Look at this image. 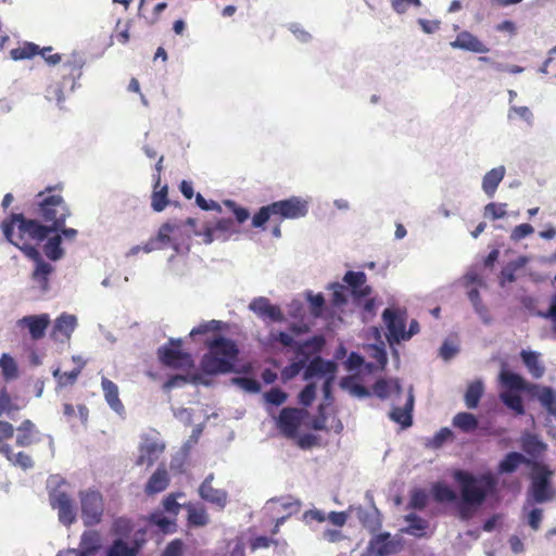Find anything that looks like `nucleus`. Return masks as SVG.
Returning <instances> with one entry per match:
<instances>
[{"label": "nucleus", "mask_w": 556, "mask_h": 556, "mask_svg": "<svg viewBox=\"0 0 556 556\" xmlns=\"http://www.w3.org/2000/svg\"><path fill=\"white\" fill-rule=\"evenodd\" d=\"M29 260L34 261L35 269L31 274V278L39 285L41 290L47 291L49 288V276L54 270L53 266L45 262L38 251V256L25 255Z\"/></svg>", "instance_id": "aec40b11"}, {"label": "nucleus", "mask_w": 556, "mask_h": 556, "mask_svg": "<svg viewBox=\"0 0 556 556\" xmlns=\"http://www.w3.org/2000/svg\"><path fill=\"white\" fill-rule=\"evenodd\" d=\"M323 344L324 339L321 337H314L302 343L296 342L293 346L296 359L305 358V365H307L311 355L315 352H318Z\"/></svg>", "instance_id": "a878e982"}, {"label": "nucleus", "mask_w": 556, "mask_h": 556, "mask_svg": "<svg viewBox=\"0 0 556 556\" xmlns=\"http://www.w3.org/2000/svg\"><path fill=\"white\" fill-rule=\"evenodd\" d=\"M0 368L7 380L15 379L18 375L16 362L9 354H2L0 358Z\"/></svg>", "instance_id": "49530a36"}, {"label": "nucleus", "mask_w": 556, "mask_h": 556, "mask_svg": "<svg viewBox=\"0 0 556 556\" xmlns=\"http://www.w3.org/2000/svg\"><path fill=\"white\" fill-rule=\"evenodd\" d=\"M101 387L104 394V399L109 406L117 413L124 410V405L119 399L117 384L114 383L112 380L103 377L101 379Z\"/></svg>", "instance_id": "393cba45"}, {"label": "nucleus", "mask_w": 556, "mask_h": 556, "mask_svg": "<svg viewBox=\"0 0 556 556\" xmlns=\"http://www.w3.org/2000/svg\"><path fill=\"white\" fill-rule=\"evenodd\" d=\"M502 402L511 410H514L517 415L525 414V406L522 403V399L519 394L503 392L500 395Z\"/></svg>", "instance_id": "a18cd8bd"}, {"label": "nucleus", "mask_w": 556, "mask_h": 556, "mask_svg": "<svg viewBox=\"0 0 556 556\" xmlns=\"http://www.w3.org/2000/svg\"><path fill=\"white\" fill-rule=\"evenodd\" d=\"M543 520V509L534 507L527 511V523L533 530L538 531L541 528Z\"/></svg>", "instance_id": "bf43d9fd"}, {"label": "nucleus", "mask_w": 556, "mask_h": 556, "mask_svg": "<svg viewBox=\"0 0 556 556\" xmlns=\"http://www.w3.org/2000/svg\"><path fill=\"white\" fill-rule=\"evenodd\" d=\"M18 410V406L13 403L9 392L3 389L0 391V417L5 415L14 419V413Z\"/></svg>", "instance_id": "de8ad7c7"}, {"label": "nucleus", "mask_w": 556, "mask_h": 556, "mask_svg": "<svg viewBox=\"0 0 556 556\" xmlns=\"http://www.w3.org/2000/svg\"><path fill=\"white\" fill-rule=\"evenodd\" d=\"M316 396V387L314 383H308L299 394V402L304 406L312 405Z\"/></svg>", "instance_id": "0e129e2a"}, {"label": "nucleus", "mask_w": 556, "mask_h": 556, "mask_svg": "<svg viewBox=\"0 0 556 556\" xmlns=\"http://www.w3.org/2000/svg\"><path fill=\"white\" fill-rule=\"evenodd\" d=\"M453 439V432L444 427L441 428L431 439L430 445L434 448L441 447L446 441Z\"/></svg>", "instance_id": "e2e57ef3"}, {"label": "nucleus", "mask_w": 556, "mask_h": 556, "mask_svg": "<svg viewBox=\"0 0 556 556\" xmlns=\"http://www.w3.org/2000/svg\"><path fill=\"white\" fill-rule=\"evenodd\" d=\"M484 387L481 380L470 382L465 392V404L467 408L475 409L483 395Z\"/></svg>", "instance_id": "72a5a7b5"}, {"label": "nucleus", "mask_w": 556, "mask_h": 556, "mask_svg": "<svg viewBox=\"0 0 556 556\" xmlns=\"http://www.w3.org/2000/svg\"><path fill=\"white\" fill-rule=\"evenodd\" d=\"M5 239L25 255L38 256V245L50 233V228L37 219L27 218L22 213H12L1 223Z\"/></svg>", "instance_id": "f257e3e1"}, {"label": "nucleus", "mask_w": 556, "mask_h": 556, "mask_svg": "<svg viewBox=\"0 0 556 556\" xmlns=\"http://www.w3.org/2000/svg\"><path fill=\"white\" fill-rule=\"evenodd\" d=\"M337 369V365L334 362L325 361L321 357L317 356L313 358L308 365L306 366L304 377L305 379L315 377V376H329L333 377Z\"/></svg>", "instance_id": "4be33fe9"}, {"label": "nucleus", "mask_w": 556, "mask_h": 556, "mask_svg": "<svg viewBox=\"0 0 556 556\" xmlns=\"http://www.w3.org/2000/svg\"><path fill=\"white\" fill-rule=\"evenodd\" d=\"M500 378L503 386L510 390L522 391L526 389V382L523 378L518 374L508 370H502Z\"/></svg>", "instance_id": "a19ab883"}, {"label": "nucleus", "mask_w": 556, "mask_h": 556, "mask_svg": "<svg viewBox=\"0 0 556 556\" xmlns=\"http://www.w3.org/2000/svg\"><path fill=\"white\" fill-rule=\"evenodd\" d=\"M452 425L464 433L477 430L479 421L471 413L462 412L453 417Z\"/></svg>", "instance_id": "473e14b6"}, {"label": "nucleus", "mask_w": 556, "mask_h": 556, "mask_svg": "<svg viewBox=\"0 0 556 556\" xmlns=\"http://www.w3.org/2000/svg\"><path fill=\"white\" fill-rule=\"evenodd\" d=\"M55 187H47L36 197L34 213L47 223L51 232H56L65 226L66 218L71 216V210L61 194H53Z\"/></svg>", "instance_id": "20e7f679"}, {"label": "nucleus", "mask_w": 556, "mask_h": 556, "mask_svg": "<svg viewBox=\"0 0 556 556\" xmlns=\"http://www.w3.org/2000/svg\"><path fill=\"white\" fill-rule=\"evenodd\" d=\"M249 308L261 318H268L273 321H282L283 314L279 306L274 305L265 296L255 298Z\"/></svg>", "instance_id": "2eb2a0df"}, {"label": "nucleus", "mask_w": 556, "mask_h": 556, "mask_svg": "<svg viewBox=\"0 0 556 556\" xmlns=\"http://www.w3.org/2000/svg\"><path fill=\"white\" fill-rule=\"evenodd\" d=\"M515 117H518V118L527 122L529 125H531L532 119H533V114L528 106H513L509 110L508 118L514 119Z\"/></svg>", "instance_id": "13d9d810"}, {"label": "nucleus", "mask_w": 556, "mask_h": 556, "mask_svg": "<svg viewBox=\"0 0 556 556\" xmlns=\"http://www.w3.org/2000/svg\"><path fill=\"white\" fill-rule=\"evenodd\" d=\"M287 393L279 388H271L265 392L264 399L267 403L279 406L287 401Z\"/></svg>", "instance_id": "4d7b16f0"}, {"label": "nucleus", "mask_w": 556, "mask_h": 556, "mask_svg": "<svg viewBox=\"0 0 556 556\" xmlns=\"http://www.w3.org/2000/svg\"><path fill=\"white\" fill-rule=\"evenodd\" d=\"M39 53V46L33 42H24L22 46L12 49L10 55L13 60L30 59Z\"/></svg>", "instance_id": "37998d69"}, {"label": "nucleus", "mask_w": 556, "mask_h": 556, "mask_svg": "<svg viewBox=\"0 0 556 556\" xmlns=\"http://www.w3.org/2000/svg\"><path fill=\"white\" fill-rule=\"evenodd\" d=\"M453 478L459 484L462 501L466 506H480L497 485V480L492 472L476 477L459 469L454 471Z\"/></svg>", "instance_id": "7ed1b4c3"}, {"label": "nucleus", "mask_w": 556, "mask_h": 556, "mask_svg": "<svg viewBox=\"0 0 556 556\" xmlns=\"http://www.w3.org/2000/svg\"><path fill=\"white\" fill-rule=\"evenodd\" d=\"M47 242L43 245V252L46 256L51 261H58L63 257L64 250L61 247L62 236L56 233L55 236L47 238Z\"/></svg>", "instance_id": "c9c22d12"}, {"label": "nucleus", "mask_w": 556, "mask_h": 556, "mask_svg": "<svg viewBox=\"0 0 556 556\" xmlns=\"http://www.w3.org/2000/svg\"><path fill=\"white\" fill-rule=\"evenodd\" d=\"M451 47L473 53H486L490 51V49L477 36L468 30L460 31L456 36L455 40L451 42Z\"/></svg>", "instance_id": "dca6fc26"}, {"label": "nucleus", "mask_w": 556, "mask_h": 556, "mask_svg": "<svg viewBox=\"0 0 556 556\" xmlns=\"http://www.w3.org/2000/svg\"><path fill=\"white\" fill-rule=\"evenodd\" d=\"M306 299L309 302L311 314L314 317H320L325 307V298L321 293L313 294L311 291L306 293Z\"/></svg>", "instance_id": "5fc2aeb1"}, {"label": "nucleus", "mask_w": 556, "mask_h": 556, "mask_svg": "<svg viewBox=\"0 0 556 556\" xmlns=\"http://www.w3.org/2000/svg\"><path fill=\"white\" fill-rule=\"evenodd\" d=\"M505 176V167L498 166L491 170H489L482 180V189L483 191L492 198L494 193L496 192V189L500 185V182L503 180Z\"/></svg>", "instance_id": "c85d7f7f"}, {"label": "nucleus", "mask_w": 556, "mask_h": 556, "mask_svg": "<svg viewBox=\"0 0 556 556\" xmlns=\"http://www.w3.org/2000/svg\"><path fill=\"white\" fill-rule=\"evenodd\" d=\"M405 520L408 522L405 531L412 535L421 536L428 528V521L416 514L407 515Z\"/></svg>", "instance_id": "79ce46f5"}, {"label": "nucleus", "mask_w": 556, "mask_h": 556, "mask_svg": "<svg viewBox=\"0 0 556 556\" xmlns=\"http://www.w3.org/2000/svg\"><path fill=\"white\" fill-rule=\"evenodd\" d=\"M307 213L308 201L300 197H291L262 206L252 217V227L263 228L271 217L298 219L306 216Z\"/></svg>", "instance_id": "39448f33"}, {"label": "nucleus", "mask_w": 556, "mask_h": 556, "mask_svg": "<svg viewBox=\"0 0 556 556\" xmlns=\"http://www.w3.org/2000/svg\"><path fill=\"white\" fill-rule=\"evenodd\" d=\"M371 551L378 556H388L393 553V544L389 533H381L370 542Z\"/></svg>", "instance_id": "e433bc0d"}, {"label": "nucleus", "mask_w": 556, "mask_h": 556, "mask_svg": "<svg viewBox=\"0 0 556 556\" xmlns=\"http://www.w3.org/2000/svg\"><path fill=\"white\" fill-rule=\"evenodd\" d=\"M91 539L92 534L84 533L80 542L83 549H67L64 552H60L58 556H88L89 554L96 551L94 546H89V541H91Z\"/></svg>", "instance_id": "09e8293b"}, {"label": "nucleus", "mask_w": 556, "mask_h": 556, "mask_svg": "<svg viewBox=\"0 0 556 556\" xmlns=\"http://www.w3.org/2000/svg\"><path fill=\"white\" fill-rule=\"evenodd\" d=\"M184 495L185 494L182 492H178V493H170L167 496H165L162 502L163 509L166 513H168L169 515H172L173 517H176L179 514L180 508L182 506L177 502V498L181 497Z\"/></svg>", "instance_id": "8fccbe9b"}, {"label": "nucleus", "mask_w": 556, "mask_h": 556, "mask_svg": "<svg viewBox=\"0 0 556 556\" xmlns=\"http://www.w3.org/2000/svg\"><path fill=\"white\" fill-rule=\"evenodd\" d=\"M132 529V521L127 517H118L114 519L112 525V532L118 536H128Z\"/></svg>", "instance_id": "3c124183"}, {"label": "nucleus", "mask_w": 556, "mask_h": 556, "mask_svg": "<svg viewBox=\"0 0 556 556\" xmlns=\"http://www.w3.org/2000/svg\"><path fill=\"white\" fill-rule=\"evenodd\" d=\"M302 421V410L293 407L281 409L277 425L281 433L288 438H294Z\"/></svg>", "instance_id": "f8f14e48"}, {"label": "nucleus", "mask_w": 556, "mask_h": 556, "mask_svg": "<svg viewBox=\"0 0 556 556\" xmlns=\"http://www.w3.org/2000/svg\"><path fill=\"white\" fill-rule=\"evenodd\" d=\"M78 496L80 501L81 519L85 526L92 527L100 523L104 511L101 492L94 489H88L80 491Z\"/></svg>", "instance_id": "1a4fd4ad"}, {"label": "nucleus", "mask_w": 556, "mask_h": 556, "mask_svg": "<svg viewBox=\"0 0 556 556\" xmlns=\"http://www.w3.org/2000/svg\"><path fill=\"white\" fill-rule=\"evenodd\" d=\"M16 430L17 435L15 442L17 446L27 447L40 441L39 431L29 419L22 421Z\"/></svg>", "instance_id": "412c9836"}, {"label": "nucleus", "mask_w": 556, "mask_h": 556, "mask_svg": "<svg viewBox=\"0 0 556 556\" xmlns=\"http://www.w3.org/2000/svg\"><path fill=\"white\" fill-rule=\"evenodd\" d=\"M236 383L243 390L252 393H257L261 390L260 382L254 378L241 377L235 379Z\"/></svg>", "instance_id": "69168bd1"}, {"label": "nucleus", "mask_w": 556, "mask_h": 556, "mask_svg": "<svg viewBox=\"0 0 556 556\" xmlns=\"http://www.w3.org/2000/svg\"><path fill=\"white\" fill-rule=\"evenodd\" d=\"M214 475L210 473L199 486V495L205 502L215 505L223 510L228 503V493L223 489H215L212 485Z\"/></svg>", "instance_id": "9b49d317"}, {"label": "nucleus", "mask_w": 556, "mask_h": 556, "mask_svg": "<svg viewBox=\"0 0 556 556\" xmlns=\"http://www.w3.org/2000/svg\"><path fill=\"white\" fill-rule=\"evenodd\" d=\"M164 445L153 440H146L139 446V455L136 465L151 467L163 453Z\"/></svg>", "instance_id": "a211bd4d"}, {"label": "nucleus", "mask_w": 556, "mask_h": 556, "mask_svg": "<svg viewBox=\"0 0 556 556\" xmlns=\"http://www.w3.org/2000/svg\"><path fill=\"white\" fill-rule=\"evenodd\" d=\"M138 547L136 545L129 546L122 539L114 540L108 549L106 556H136Z\"/></svg>", "instance_id": "4c0bfd02"}, {"label": "nucleus", "mask_w": 556, "mask_h": 556, "mask_svg": "<svg viewBox=\"0 0 556 556\" xmlns=\"http://www.w3.org/2000/svg\"><path fill=\"white\" fill-rule=\"evenodd\" d=\"M538 399L548 414L556 417V390L551 387H543Z\"/></svg>", "instance_id": "58836bf2"}, {"label": "nucleus", "mask_w": 556, "mask_h": 556, "mask_svg": "<svg viewBox=\"0 0 556 556\" xmlns=\"http://www.w3.org/2000/svg\"><path fill=\"white\" fill-rule=\"evenodd\" d=\"M520 356L533 378L540 379L544 375L545 367L539 358V353L523 350L521 351Z\"/></svg>", "instance_id": "c756f323"}, {"label": "nucleus", "mask_w": 556, "mask_h": 556, "mask_svg": "<svg viewBox=\"0 0 556 556\" xmlns=\"http://www.w3.org/2000/svg\"><path fill=\"white\" fill-rule=\"evenodd\" d=\"M76 318L71 315H61L54 324L53 336L56 332L62 333L65 337H70L71 332L75 329Z\"/></svg>", "instance_id": "c03bdc74"}, {"label": "nucleus", "mask_w": 556, "mask_h": 556, "mask_svg": "<svg viewBox=\"0 0 556 556\" xmlns=\"http://www.w3.org/2000/svg\"><path fill=\"white\" fill-rule=\"evenodd\" d=\"M207 352L201 359V369L208 375L233 371L239 349L235 341L220 334L205 342Z\"/></svg>", "instance_id": "f03ea898"}, {"label": "nucleus", "mask_w": 556, "mask_h": 556, "mask_svg": "<svg viewBox=\"0 0 556 556\" xmlns=\"http://www.w3.org/2000/svg\"><path fill=\"white\" fill-rule=\"evenodd\" d=\"M343 281L351 289L352 295L358 300L368 296L371 293V287L366 285L367 278L363 271H348Z\"/></svg>", "instance_id": "f3484780"}, {"label": "nucleus", "mask_w": 556, "mask_h": 556, "mask_svg": "<svg viewBox=\"0 0 556 556\" xmlns=\"http://www.w3.org/2000/svg\"><path fill=\"white\" fill-rule=\"evenodd\" d=\"M80 369L76 368L71 371L62 372L59 368L53 371V377L56 379L60 387L72 386L76 382Z\"/></svg>", "instance_id": "603ef678"}, {"label": "nucleus", "mask_w": 556, "mask_h": 556, "mask_svg": "<svg viewBox=\"0 0 556 556\" xmlns=\"http://www.w3.org/2000/svg\"><path fill=\"white\" fill-rule=\"evenodd\" d=\"M188 511V523L192 527H204L210 522V517L203 506H195L192 503L184 504Z\"/></svg>", "instance_id": "2f4dec72"}, {"label": "nucleus", "mask_w": 556, "mask_h": 556, "mask_svg": "<svg viewBox=\"0 0 556 556\" xmlns=\"http://www.w3.org/2000/svg\"><path fill=\"white\" fill-rule=\"evenodd\" d=\"M224 205L232 212V214L236 218V222H237L236 224L241 225L249 219V217H250L249 210L243 206L238 205L236 203V201L225 200Z\"/></svg>", "instance_id": "864d4df0"}, {"label": "nucleus", "mask_w": 556, "mask_h": 556, "mask_svg": "<svg viewBox=\"0 0 556 556\" xmlns=\"http://www.w3.org/2000/svg\"><path fill=\"white\" fill-rule=\"evenodd\" d=\"M50 504L58 510L59 520L65 526L72 525L76 520V508L72 497L63 491H53L50 494Z\"/></svg>", "instance_id": "9d476101"}, {"label": "nucleus", "mask_w": 556, "mask_h": 556, "mask_svg": "<svg viewBox=\"0 0 556 556\" xmlns=\"http://www.w3.org/2000/svg\"><path fill=\"white\" fill-rule=\"evenodd\" d=\"M168 202V187L167 185H161V178L156 176L151 195V206L155 212H162Z\"/></svg>", "instance_id": "bb28decb"}, {"label": "nucleus", "mask_w": 556, "mask_h": 556, "mask_svg": "<svg viewBox=\"0 0 556 556\" xmlns=\"http://www.w3.org/2000/svg\"><path fill=\"white\" fill-rule=\"evenodd\" d=\"M372 391L378 397L384 400L390 395L391 384L386 379H378L372 386Z\"/></svg>", "instance_id": "338daca9"}, {"label": "nucleus", "mask_w": 556, "mask_h": 556, "mask_svg": "<svg viewBox=\"0 0 556 556\" xmlns=\"http://www.w3.org/2000/svg\"><path fill=\"white\" fill-rule=\"evenodd\" d=\"M14 430L15 429L12 424L5 420H0V448L2 446H11L7 441L13 438Z\"/></svg>", "instance_id": "680f3d73"}, {"label": "nucleus", "mask_w": 556, "mask_h": 556, "mask_svg": "<svg viewBox=\"0 0 556 556\" xmlns=\"http://www.w3.org/2000/svg\"><path fill=\"white\" fill-rule=\"evenodd\" d=\"M0 454L4 456L13 466L20 467L24 470L34 466V462L25 452L13 453L12 446H2Z\"/></svg>", "instance_id": "7c9ffc66"}, {"label": "nucleus", "mask_w": 556, "mask_h": 556, "mask_svg": "<svg viewBox=\"0 0 556 556\" xmlns=\"http://www.w3.org/2000/svg\"><path fill=\"white\" fill-rule=\"evenodd\" d=\"M506 204L504 203H489L484 207V215L492 219H500L506 215Z\"/></svg>", "instance_id": "052dcab7"}, {"label": "nucleus", "mask_w": 556, "mask_h": 556, "mask_svg": "<svg viewBox=\"0 0 556 556\" xmlns=\"http://www.w3.org/2000/svg\"><path fill=\"white\" fill-rule=\"evenodd\" d=\"M169 485V475L164 466L159 467L148 480L144 486L147 495H154L163 492Z\"/></svg>", "instance_id": "5701e85b"}, {"label": "nucleus", "mask_w": 556, "mask_h": 556, "mask_svg": "<svg viewBox=\"0 0 556 556\" xmlns=\"http://www.w3.org/2000/svg\"><path fill=\"white\" fill-rule=\"evenodd\" d=\"M16 324L20 328L28 329L30 338L38 341L45 337L50 318L48 314L28 315L18 319Z\"/></svg>", "instance_id": "ddd939ff"}, {"label": "nucleus", "mask_w": 556, "mask_h": 556, "mask_svg": "<svg viewBox=\"0 0 556 556\" xmlns=\"http://www.w3.org/2000/svg\"><path fill=\"white\" fill-rule=\"evenodd\" d=\"M181 339H169L157 349L159 361L166 367L174 369H189L194 366L191 354L181 351Z\"/></svg>", "instance_id": "6e6552de"}, {"label": "nucleus", "mask_w": 556, "mask_h": 556, "mask_svg": "<svg viewBox=\"0 0 556 556\" xmlns=\"http://www.w3.org/2000/svg\"><path fill=\"white\" fill-rule=\"evenodd\" d=\"M197 220L192 217H189L186 219L185 223L176 222V220H169L164 223L160 228L155 237L150 238L144 245L142 247V250L146 253H150L155 250H163L170 245H177L181 233H182V227L189 226L194 227Z\"/></svg>", "instance_id": "0eeeda50"}, {"label": "nucleus", "mask_w": 556, "mask_h": 556, "mask_svg": "<svg viewBox=\"0 0 556 556\" xmlns=\"http://www.w3.org/2000/svg\"><path fill=\"white\" fill-rule=\"evenodd\" d=\"M433 498L438 503H451L456 501L457 495L448 485L438 482L432 486Z\"/></svg>", "instance_id": "ea45409f"}, {"label": "nucleus", "mask_w": 556, "mask_h": 556, "mask_svg": "<svg viewBox=\"0 0 556 556\" xmlns=\"http://www.w3.org/2000/svg\"><path fill=\"white\" fill-rule=\"evenodd\" d=\"M428 503V495L424 490H416L410 496V506L416 509H424Z\"/></svg>", "instance_id": "774afa93"}, {"label": "nucleus", "mask_w": 556, "mask_h": 556, "mask_svg": "<svg viewBox=\"0 0 556 556\" xmlns=\"http://www.w3.org/2000/svg\"><path fill=\"white\" fill-rule=\"evenodd\" d=\"M533 463L534 462H531L526 456H523L521 453L509 452L500 462V464L497 466V472L500 475L513 473L519 468L520 465H529L532 467Z\"/></svg>", "instance_id": "b1692460"}, {"label": "nucleus", "mask_w": 556, "mask_h": 556, "mask_svg": "<svg viewBox=\"0 0 556 556\" xmlns=\"http://www.w3.org/2000/svg\"><path fill=\"white\" fill-rule=\"evenodd\" d=\"M532 470L526 505L522 508L525 513L527 511V505L547 503L556 497V490L551 483L553 471L546 465L538 462L532 464Z\"/></svg>", "instance_id": "423d86ee"}, {"label": "nucleus", "mask_w": 556, "mask_h": 556, "mask_svg": "<svg viewBox=\"0 0 556 556\" xmlns=\"http://www.w3.org/2000/svg\"><path fill=\"white\" fill-rule=\"evenodd\" d=\"M414 407V396L412 394L408 395L407 401L403 407H393L390 412V418L400 424L402 427H409L413 422L412 412Z\"/></svg>", "instance_id": "cd10ccee"}, {"label": "nucleus", "mask_w": 556, "mask_h": 556, "mask_svg": "<svg viewBox=\"0 0 556 556\" xmlns=\"http://www.w3.org/2000/svg\"><path fill=\"white\" fill-rule=\"evenodd\" d=\"M382 318L387 325L390 337L393 338L396 342L409 339V336H406L405 331V320L401 315L397 314L396 311L392 308H386L382 314Z\"/></svg>", "instance_id": "4468645a"}, {"label": "nucleus", "mask_w": 556, "mask_h": 556, "mask_svg": "<svg viewBox=\"0 0 556 556\" xmlns=\"http://www.w3.org/2000/svg\"><path fill=\"white\" fill-rule=\"evenodd\" d=\"M175 518L169 519L163 516L162 513H154L151 516V521L164 532H173L176 528Z\"/></svg>", "instance_id": "6e6d98bb"}, {"label": "nucleus", "mask_w": 556, "mask_h": 556, "mask_svg": "<svg viewBox=\"0 0 556 556\" xmlns=\"http://www.w3.org/2000/svg\"><path fill=\"white\" fill-rule=\"evenodd\" d=\"M546 444L543 443L536 435L528 434L521 441L522 451L532 456L539 457L546 451Z\"/></svg>", "instance_id": "f704fd0d"}, {"label": "nucleus", "mask_w": 556, "mask_h": 556, "mask_svg": "<svg viewBox=\"0 0 556 556\" xmlns=\"http://www.w3.org/2000/svg\"><path fill=\"white\" fill-rule=\"evenodd\" d=\"M239 227L231 218H220L216 222L214 227H205L203 236L204 242H213L215 235L220 233L224 238L239 233Z\"/></svg>", "instance_id": "6ab92c4d"}]
</instances>
